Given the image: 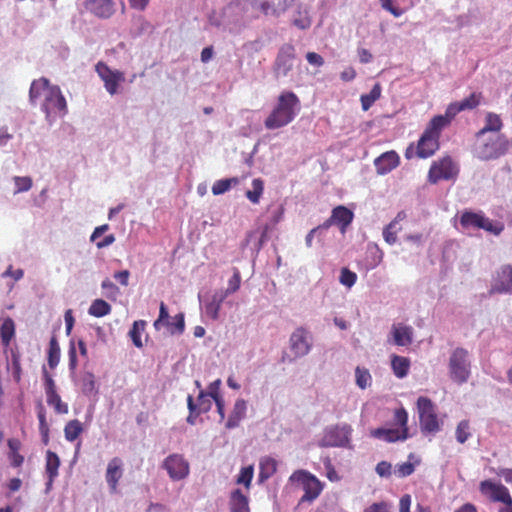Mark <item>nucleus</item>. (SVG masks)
I'll use <instances>...</instances> for the list:
<instances>
[{
	"label": "nucleus",
	"mask_w": 512,
	"mask_h": 512,
	"mask_svg": "<svg viewBox=\"0 0 512 512\" xmlns=\"http://www.w3.org/2000/svg\"><path fill=\"white\" fill-rule=\"evenodd\" d=\"M29 98L32 103H35L38 98H43L42 110L49 122L67 113V103L60 88L50 85L47 78L41 77L32 82Z\"/></svg>",
	"instance_id": "nucleus-1"
},
{
	"label": "nucleus",
	"mask_w": 512,
	"mask_h": 512,
	"mask_svg": "<svg viewBox=\"0 0 512 512\" xmlns=\"http://www.w3.org/2000/svg\"><path fill=\"white\" fill-rule=\"evenodd\" d=\"M446 126H448L447 120H444L442 115L434 116L422 133L416 147H414V144L407 147L405 157L411 159L416 156L425 159L433 156L439 149L440 134Z\"/></svg>",
	"instance_id": "nucleus-2"
},
{
	"label": "nucleus",
	"mask_w": 512,
	"mask_h": 512,
	"mask_svg": "<svg viewBox=\"0 0 512 512\" xmlns=\"http://www.w3.org/2000/svg\"><path fill=\"white\" fill-rule=\"evenodd\" d=\"M300 109V100L292 91L282 92L278 98L275 107L264 121V125L269 130L279 129L290 124Z\"/></svg>",
	"instance_id": "nucleus-3"
},
{
	"label": "nucleus",
	"mask_w": 512,
	"mask_h": 512,
	"mask_svg": "<svg viewBox=\"0 0 512 512\" xmlns=\"http://www.w3.org/2000/svg\"><path fill=\"white\" fill-rule=\"evenodd\" d=\"M508 147L509 141L502 134H476L474 152L481 160L497 159L507 152Z\"/></svg>",
	"instance_id": "nucleus-4"
},
{
	"label": "nucleus",
	"mask_w": 512,
	"mask_h": 512,
	"mask_svg": "<svg viewBox=\"0 0 512 512\" xmlns=\"http://www.w3.org/2000/svg\"><path fill=\"white\" fill-rule=\"evenodd\" d=\"M393 428H376L370 431L373 438L383 440L387 443L405 441L410 438L408 427V413L401 407L394 411Z\"/></svg>",
	"instance_id": "nucleus-5"
},
{
	"label": "nucleus",
	"mask_w": 512,
	"mask_h": 512,
	"mask_svg": "<svg viewBox=\"0 0 512 512\" xmlns=\"http://www.w3.org/2000/svg\"><path fill=\"white\" fill-rule=\"evenodd\" d=\"M448 374L450 379L459 385L468 382L471 376V355L463 347H456L450 353L448 360Z\"/></svg>",
	"instance_id": "nucleus-6"
},
{
	"label": "nucleus",
	"mask_w": 512,
	"mask_h": 512,
	"mask_svg": "<svg viewBox=\"0 0 512 512\" xmlns=\"http://www.w3.org/2000/svg\"><path fill=\"white\" fill-rule=\"evenodd\" d=\"M459 223L464 231L483 229L494 235H499L504 230V225L502 223L493 222L486 217L482 211H462L459 217Z\"/></svg>",
	"instance_id": "nucleus-7"
},
{
	"label": "nucleus",
	"mask_w": 512,
	"mask_h": 512,
	"mask_svg": "<svg viewBox=\"0 0 512 512\" xmlns=\"http://www.w3.org/2000/svg\"><path fill=\"white\" fill-rule=\"evenodd\" d=\"M417 410L419 414L420 429L423 434H435L441 430V424L438 420L435 405L424 396L417 400Z\"/></svg>",
	"instance_id": "nucleus-8"
},
{
	"label": "nucleus",
	"mask_w": 512,
	"mask_h": 512,
	"mask_svg": "<svg viewBox=\"0 0 512 512\" xmlns=\"http://www.w3.org/2000/svg\"><path fill=\"white\" fill-rule=\"evenodd\" d=\"M292 483L298 484L304 491L301 503L314 501L322 492V483L313 474L306 470H297L289 478Z\"/></svg>",
	"instance_id": "nucleus-9"
},
{
	"label": "nucleus",
	"mask_w": 512,
	"mask_h": 512,
	"mask_svg": "<svg viewBox=\"0 0 512 512\" xmlns=\"http://www.w3.org/2000/svg\"><path fill=\"white\" fill-rule=\"evenodd\" d=\"M297 0H252L251 6L266 17L278 18L286 13Z\"/></svg>",
	"instance_id": "nucleus-10"
},
{
	"label": "nucleus",
	"mask_w": 512,
	"mask_h": 512,
	"mask_svg": "<svg viewBox=\"0 0 512 512\" xmlns=\"http://www.w3.org/2000/svg\"><path fill=\"white\" fill-rule=\"evenodd\" d=\"M156 330L167 327L171 334H182L185 329L184 314L178 313L173 318L169 316L168 308L164 302L160 303L159 316L153 324Z\"/></svg>",
	"instance_id": "nucleus-11"
},
{
	"label": "nucleus",
	"mask_w": 512,
	"mask_h": 512,
	"mask_svg": "<svg viewBox=\"0 0 512 512\" xmlns=\"http://www.w3.org/2000/svg\"><path fill=\"white\" fill-rule=\"evenodd\" d=\"M295 57V48L292 44H284L280 47L273 64V72L277 79L288 76L293 69Z\"/></svg>",
	"instance_id": "nucleus-12"
},
{
	"label": "nucleus",
	"mask_w": 512,
	"mask_h": 512,
	"mask_svg": "<svg viewBox=\"0 0 512 512\" xmlns=\"http://www.w3.org/2000/svg\"><path fill=\"white\" fill-rule=\"evenodd\" d=\"M458 169L450 157H444L434 161L428 172V181L436 184L441 180H449L456 176Z\"/></svg>",
	"instance_id": "nucleus-13"
},
{
	"label": "nucleus",
	"mask_w": 512,
	"mask_h": 512,
	"mask_svg": "<svg viewBox=\"0 0 512 512\" xmlns=\"http://www.w3.org/2000/svg\"><path fill=\"white\" fill-rule=\"evenodd\" d=\"M162 467L167 471L169 477L173 481L185 479L190 472L188 461L181 454H171L166 457L162 463Z\"/></svg>",
	"instance_id": "nucleus-14"
},
{
	"label": "nucleus",
	"mask_w": 512,
	"mask_h": 512,
	"mask_svg": "<svg viewBox=\"0 0 512 512\" xmlns=\"http://www.w3.org/2000/svg\"><path fill=\"white\" fill-rule=\"evenodd\" d=\"M480 492L492 502H500L503 505L511 504L512 497L509 490L501 483L484 480L479 486Z\"/></svg>",
	"instance_id": "nucleus-15"
},
{
	"label": "nucleus",
	"mask_w": 512,
	"mask_h": 512,
	"mask_svg": "<svg viewBox=\"0 0 512 512\" xmlns=\"http://www.w3.org/2000/svg\"><path fill=\"white\" fill-rule=\"evenodd\" d=\"M289 346L295 358L307 355L312 347L311 336L308 330L304 327L296 328L290 336Z\"/></svg>",
	"instance_id": "nucleus-16"
},
{
	"label": "nucleus",
	"mask_w": 512,
	"mask_h": 512,
	"mask_svg": "<svg viewBox=\"0 0 512 512\" xmlns=\"http://www.w3.org/2000/svg\"><path fill=\"white\" fill-rule=\"evenodd\" d=\"M96 72L103 80L107 92L114 95L118 91L119 84L125 81L124 73L118 70H111L108 65L99 62L96 65Z\"/></svg>",
	"instance_id": "nucleus-17"
},
{
	"label": "nucleus",
	"mask_w": 512,
	"mask_h": 512,
	"mask_svg": "<svg viewBox=\"0 0 512 512\" xmlns=\"http://www.w3.org/2000/svg\"><path fill=\"white\" fill-rule=\"evenodd\" d=\"M351 427L349 425L334 426L325 432L321 445L323 447H341L349 442Z\"/></svg>",
	"instance_id": "nucleus-18"
},
{
	"label": "nucleus",
	"mask_w": 512,
	"mask_h": 512,
	"mask_svg": "<svg viewBox=\"0 0 512 512\" xmlns=\"http://www.w3.org/2000/svg\"><path fill=\"white\" fill-rule=\"evenodd\" d=\"M481 98V93L474 92L459 102L449 104L442 118H444V120L446 119L449 125L452 119L461 111L476 108L480 104Z\"/></svg>",
	"instance_id": "nucleus-19"
},
{
	"label": "nucleus",
	"mask_w": 512,
	"mask_h": 512,
	"mask_svg": "<svg viewBox=\"0 0 512 512\" xmlns=\"http://www.w3.org/2000/svg\"><path fill=\"white\" fill-rule=\"evenodd\" d=\"M491 293L512 292V266L504 265L497 271L491 286Z\"/></svg>",
	"instance_id": "nucleus-20"
},
{
	"label": "nucleus",
	"mask_w": 512,
	"mask_h": 512,
	"mask_svg": "<svg viewBox=\"0 0 512 512\" xmlns=\"http://www.w3.org/2000/svg\"><path fill=\"white\" fill-rule=\"evenodd\" d=\"M400 164V157L396 151L391 150L382 153L374 160L376 172L379 175H386Z\"/></svg>",
	"instance_id": "nucleus-21"
},
{
	"label": "nucleus",
	"mask_w": 512,
	"mask_h": 512,
	"mask_svg": "<svg viewBox=\"0 0 512 512\" xmlns=\"http://www.w3.org/2000/svg\"><path fill=\"white\" fill-rule=\"evenodd\" d=\"M123 476V461L119 457L112 458L107 465L105 479L111 493L117 492L119 480Z\"/></svg>",
	"instance_id": "nucleus-22"
},
{
	"label": "nucleus",
	"mask_w": 512,
	"mask_h": 512,
	"mask_svg": "<svg viewBox=\"0 0 512 512\" xmlns=\"http://www.w3.org/2000/svg\"><path fill=\"white\" fill-rule=\"evenodd\" d=\"M353 212L345 206H337L332 210L330 218L324 223L325 227L336 224L340 227L342 232L351 224L353 220Z\"/></svg>",
	"instance_id": "nucleus-23"
},
{
	"label": "nucleus",
	"mask_w": 512,
	"mask_h": 512,
	"mask_svg": "<svg viewBox=\"0 0 512 512\" xmlns=\"http://www.w3.org/2000/svg\"><path fill=\"white\" fill-rule=\"evenodd\" d=\"M86 8L100 18H109L114 13L113 0H88Z\"/></svg>",
	"instance_id": "nucleus-24"
},
{
	"label": "nucleus",
	"mask_w": 512,
	"mask_h": 512,
	"mask_svg": "<svg viewBox=\"0 0 512 512\" xmlns=\"http://www.w3.org/2000/svg\"><path fill=\"white\" fill-rule=\"evenodd\" d=\"M407 217L404 211L397 213L396 217L383 229V237L386 243L393 245L397 242V233L401 231L402 227L400 222L405 220Z\"/></svg>",
	"instance_id": "nucleus-25"
},
{
	"label": "nucleus",
	"mask_w": 512,
	"mask_h": 512,
	"mask_svg": "<svg viewBox=\"0 0 512 512\" xmlns=\"http://www.w3.org/2000/svg\"><path fill=\"white\" fill-rule=\"evenodd\" d=\"M392 335L394 343L398 346H408L413 341V329L403 324H394L392 326Z\"/></svg>",
	"instance_id": "nucleus-26"
},
{
	"label": "nucleus",
	"mask_w": 512,
	"mask_h": 512,
	"mask_svg": "<svg viewBox=\"0 0 512 512\" xmlns=\"http://www.w3.org/2000/svg\"><path fill=\"white\" fill-rule=\"evenodd\" d=\"M227 297L224 290L215 291L211 299L205 304V313L213 320L218 319L222 303Z\"/></svg>",
	"instance_id": "nucleus-27"
},
{
	"label": "nucleus",
	"mask_w": 512,
	"mask_h": 512,
	"mask_svg": "<svg viewBox=\"0 0 512 512\" xmlns=\"http://www.w3.org/2000/svg\"><path fill=\"white\" fill-rule=\"evenodd\" d=\"M247 403L244 399H237L225 424L227 429H233L239 426L240 422L245 418Z\"/></svg>",
	"instance_id": "nucleus-28"
},
{
	"label": "nucleus",
	"mask_w": 512,
	"mask_h": 512,
	"mask_svg": "<svg viewBox=\"0 0 512 512\" xmlns=\"http://www.w3.org/2000/svg\"><path fill=\"white\" fill-rule=\"evenodd\" d=\"M277 471V461L270 457L265 456L259 462V481L264 482L272 477Z\"/></svg>",
	"instance_id": "nucleus-29"
},
{
	"label": "nucleus",
	"mask_w": 512,
	"mask_h": 512,
	"mask_svg": "<svg viewBox=\"0 0 512 512\" xmlns=\"http://www.w3.org/2000/svg\"><path fill=\"white\" fill-rule=\"evenodd\" d=\"M391 367L394 375L397 378L402 379L408 375L410 369V360L404 356L392 355Z\"/></svg>",
	"instance_id": "nucleus-30"
},
{
	"label": "nucleus",
	"mask_w": 512,
	"mask_h": 512,
	"mask_svg": "<svg viewBox=\"0 0 512 512\" xmlns=\"http://www.w3.org/2000/svg\"><path fill=\"white\" fill-rule=\"evenodd\" d=\"M503 123L500 118V116L493 112H488L485 117V125L484 127L477 132L478 135H484L488 132L499 133V131L502 129Z\"/></svg>",
	"instance_id": "nucleus-31"
},
{
	"label": "nucleus",
	"mask_w": 512,
	"mask_h": 512,
	"mask_svg": "<svg viewBox=\"0 0 512 512\" xmlns=\"http://www.w3.org/2000/svg\"><path fill=\"white\" fill-rule=\"evenodd\" d=\"M230 512H249L248 498L236 489L230 497Z\"/></svg>",
	"instance_id": "nucleus-32"
},
{
	"label": "nucleus",
	"mask_w": 512,
	"mask_h": 512,
	"mask_svg": "<svg viewBox=\"0 0 512 512\" xmlns=\"http://www.w3.org/2000/svg\"><path fill=\"white\" fill-rule=\"evenodd\" d=\"M37 417L39 421V432L42 437V441L45 445L49 443V425L46 419V409L43 406L42 402H38L37 404Z\"/></svg>",
	"instance_id": "nucleus-33"
},
{
	"label": "nucleus",
	"mask_w": 512,
	"mask_h": 512,
	"mask_svg": "<svg viewBox=\"0 0 512 512\" xmlns=\"http://www.w3.org/2000/svg\"><path fill=\"white\" fill-rule=\"evenodd\" d=\"M15 335V324L12 318L7 317L0 326V337L4 347H8Z\"/></svg>",
	"instance_id": "nucleus-34"
},
{
	"label": "nucleus",
	"mask_w": 512,
	"mask_h": 512,
	"mask_svg": "<svg viewBox=\"0 0 512 512\" xmlns=\"http://www.w3.org/2000/svg\"><path fill=\"white\" fill-rule=\"evenodd\" d=\"M59 466L60 459L58 455L48 450L46 453V472L49 477V484H51L55 477H57Z\"/></svg>",
	"instance_id": "nucleus-35"
},
{
	"label": "nucleus",
	"mask_w": 512,
	"mask_h": 512,
	"mask_svg": "<svg viewBox=\"0 0 512 512\" xmlns=\"http://www.w3.org/2000/svg\"><path fill=\"white\" fill-rule=\"evenodd\" d=\"M408 460V462L397 465L395 473L398 477L404 478L410 476L415 471V465L420 464V460L416 458L413 453L408 455Z\"/></svg>",
	"instance_id": "nucleus-36"
},
{
	"label": "nucleus",
	"mask_w": 512,
	"mask_h": 512,
	"mask_svg": "<svg viewBox=\"0 0 512 512\" xmlns=\"http://www.w3.org/2000/svg\"><path fill=\"white\" fill-rule=\"evenodd\" d=\"M82 432L83 424L77 419L68 421L64 427L65 439L69 442L75 441Z\"/></svg>",
	"instance_id": "nucleus-37"
},
{
	"label": "nucleus",
	"mask_w": 512,
	"mask_h": 512,
	"mask_svg": "<svg viewBox=\"0 0 512 512\" xmlns=\"http://www.w3.org/2000/svg\"><path fill=\"white\" fill-rule=\"evenodd\" d=\"M382 87L380 83H376L368 94L360 97L362 109L367 111L381 97Z\"/></svg>",
	"instance_id": "nucleus-38"
},
{
	"label": "nucleus",
	"mask_w": 512,
	"mask_h": 512,
	"mask_svg": "<svg viewBox=\"0 0 512 512\" xmlns=\"http://www.w3.org/2000/svg\"><path fill=\"white\" fill-rule=\"evenodd\" d=\"M111 312V306L103 299H95L89 307L88 313L91 316L100 318L104 317Z\"/></svg>",
	"instance_id": "nucleus-39"
},
{
	"label": "nucleus",
	"mask_w": 512,
	"mask_h": 512,
	"mask_svg": "<svg viewBox=\"0 0 512 512\" xmlns=\"http://www.w3.org/2000/svg\"><path fill=\"white\" fill-rule=\"evenodd\" d=\"M47 361L50 369H55L60 361V346L55 336L49 341Z\"/></svg>",
	"instance_id": "nucleus-40"
},
{
	"label": "nucleus",
	"mask_w": 512,
	"mask_h": 512,
	"mask_svg": "<svg viewBox=\"0 0 512 512\" xmlns=\"http://www.w3.org/2000/svg\"><path fill=\"white\" fill-rule=\"evenodd\" d=\"M10 369L14 381L16 383H20L22 378V367L20 363V353L17 349H11Z\"/></svg>",
	"instance_id": "nucleus-41"
},
{
	"label": "nucleus",
	"mask_w": 512,
	"mask_h": 512,
	"mask_svg": "<svg viewBox=\"0 0 512 512\" xmlns=\"http://www.w3.org/2000/svg\"><path fill=\"white\" fill-rule=\"evenodd\" d=\"M252 190L246 192V197L253 204H258L264 191V182L260 178H256L252 181Z\"/></svg>",
	"instance_id": "nucleus-42"
},
{
	"label": "nucleus",
	"mask_w": 512,
	"mask_h": 512,
	"mask_svg": "<svg viewBox=\"0 0 512 512\" xmlns=\"http://www.w3.org/2000/svg\"><path fill=\"white\" fill-rule=\"evenodd\" d=\"M47 404L53 407L55 413L57 414H67L69 411L67 403H64L61 400V397L58 393H53L46 396Z\"/></svg>",
	"instance_id": "nucleus-43"
},
{
	"label": "nucleus",
	"mask_w": 512,
	"mask_h": 512,
	"mask_svg": "<svg viewBox=\"0 0 512 512\" xmlns=\"http://www.w3.org/2000/svg\"><path fill=\"white\" fill-rule=\"evenodd\" d=\"M356 384L359 388L365 389L371 384V374L368 369L357 367L355 369Z\"/></svg>",
	"instance_id": "nucleus-44"
},
{
	"label": "nucleus",
	"mask_w": 512,
	"mask_h": 512,
	"mask_svg": "<svg viewBox=\"0 0 512 512\" xmlns=\"http://www.w3.org/2000/svg\"><path fill=\"white\" fill-rule=\"evenodd\" d=\"M456 439L459 443H465L470 437V423L468 420H462L458 423L456 428Z\"/></svg>",
	"instance_id": "nucleus-45"
},
{
	"label": "nucleus",
	"mask_w": 512,
	"mask_h": 512,
	"mask_svg": "<svg viewBox=\"0 0 512 512\" xmlns=\"http://www.w3.org/2000/svg\"><path fill=\"white\" fill-rule=\"evenodd\" d=\"M232 182L237 183V179L232 178L217 180L212 186V193L214 195H220L227 192L230 189Z\"/></svg>",
	"instance_id": "nucleus-46"
},
{
	"label": "nucleus",
	"mask_w": 512,
	"mask_h": 512,
	"mask_svg": "<svg viewBox=\"0 0 512 512\" xmlns=\"http://www.w3.org/2000/svg\"><path fill=\"white\" fill-rule=\"evenodd\" d=\"M144 321H135L132 329L130 330V337L136 347H142L141 330L144 329Z\"/></svg>",
	"instance_id": "nucleus-47"
},
{
	"label": "nucleus",
	"mask_w": 512,
	"mask_h": 512,
	"mask_svg": "<svg viewBox=\"0 0 512 512\" xmlns=\"http://www.w3.org/2000/svg\"><path fill=\"white\" fill-rule=\"evenodd\" d=\"M339 280L342 285L351 288L357 280V275L348 268H342Z\"/></svg>",
	"instance_id": "nucleus-48"
},
{
	"label": "nucleus",
	"mask_w": 512,
	"mask_h": 512,
	"mask_svg": "<svg viewBox=\"0 0 512 512\" xmlns=\"http://www.w3.org/2000/svg\"><path fill=\"white\" fill-rule=\"evenodd\" d=\"M13 180L16 187V193L26 192L32 188L33 182L32 179L28 176H15Z\"/></svg>",
	"instance_id": "nucleus-49"
},
{
	"label": "nucleus",
	"mask_w": 512,
	"mask_h": 512,
	"mask_svg": "<svg viewBox=\"0 0 512 512\" xmlns=\"http://www.w3.org/2000/svg\"><path fill=\"white\" fill-rule=\"evenodd\" d=\"M253 466L243 467L237 478L238 484H244L246 488L250 487L253 478Z\"/></svg>",
	"instance_id": "nucleus-50"
},
{
	"label": "nucleus",
	"mask_w": 512,
	"mask_h": 512,
	"mask_svg": "<svg viewBox=\"0 0 512 512\" xmlns=\"http://www.w3.org/2000/svg\"><path fill=\"white\" fill-rule=\"evenodd\" d=\"M241 284V275L237 268L234 269L232 277L228 281V287L224 291V293H227V296L229 294L235 293L239 288Z\"/></svg>",
	"instance_id": "nucleus-51"
},
{
	"label": "nucleus",
	"mask_w": 512,
	"mask_h": 512,
	"mask_svg": "<svg viewBox=\"0 0 512 512\" xmlns=\"http://www.w3.org/2000/svg\"><path fill=\"white\" fill-rule=\"evenodd\" d=\"M43 378H44V388L46 396L57 393L55 381L52 378V375L47 371L45 367H43Z\"/></svg>",
	"instance_id": "nucleus-52"
},
{
	"label": "nucleus",
	"mask_w": 512,
	"mask_h": 512,
	"mask_svg": "<svg viewBox=\"0 0 512 512\" xmlns=\"http://www.w3.org/2000/svg\"><path fill=\"white\" fill-rule=\"evenodd\" d=\"M82 389L85 394H91L95 391L96 382H95L94 375L92 373H87L83 377V388Z\"/></svg>",
	"instance_id": "nucleus-53"
},
{
	"label": "nucleus",
	"mask_w": 512,
	"mask_h": 512,
	"mask_svg": "<svg viewBox=\"0 0 512 512\" xmlns=\"http://www.w3.org/2000/svg\"><path fill=\"white\" fill-rule=\"evenodd\" d=\"M197 401H198V406H199V411L200 413L201 412H207L210 410L211 408V401L209 399V396L206 392L204 391H200L199 395H198V398H197Z\"/></svg>",
	"instance_id": "nucleus-54"
},
{
	"label": "nucleus",
	"mask_w": 512,
	"mask_h": 512,
	"mask_svg": "<svg viewBox=\"0 0 512 512\" xmlns=\"http://www.w3.org/2000/svg\"><path fill=\"white\" fill-rule=\"evenodd\" d=\"M101 286L106 291V296L109 298H115L119 293L118 287L109 279H105Z\"/></svg>",
	"instance_id": "nucleus-55"
},
{
	"label": "nucleus",
	"mask_w": 512,
	"mask_h": 512,
	"mask_svg": "<svg viewBox=\"0 0 512 512\" xmlns=\"http://www.w3.org/2000/svg\"><path fill=\"white\" fill-rule=\"evenodd\" d=\"M375 470L380 477H389L392 473V465L387 461H381L376 465Z\"/></svg>",
	"instance_id": "nucleus-56"
},
{
	"label": "nucleus",
	"mask_w": 512,
	"mask_h": 512,
	"mask_svg": "<svg viewBox=\"0 0 512 512\" xmlns=\"http://www.w3.org/2000/svg\"><path fill=\"white\" fill-rule=\"evenodd\" d=\"M293 25L299 29H307L311 25V19L309 18L306 12L304 13V15L299 13V17L293 19Z\"/></svg>",
	"instance_id": "nucleus-57"
},
{
	"label": "nucleus",
	"mask_w": 512,
	"mask_h": 512,
	"mask_svg": "<svg viewBox=\"0 0 512 512\" xmlns=\"http://www.w3.org/2000/svg\"><path fill=\"white\" fill-rule=\"evenodd\" d=\"M380 3L383 9L390 12L395 17H399L403 14V10L393 6L392 0H380Z\"/></svg>",
	"instance_id": "nucleus-58"
},
{
	"label": "nucleus",
	"mask_w": 512,
	"mask_h": 512,
	"mask_svg": "<svg viewBox=\"0 0 512 512\" xmlns=\"http://www.w3.org/2000/svg\"><path fill=\"white\" fill-rule=\"evenodd\" d=\"M68 357H69V369L71 371H74L78 365L77 363V352L76 348L73 342L70 343V347L68 350Z\"/></svg>",
	"instance_id": "nucleus-59"
},
{
	"label": "nucleus",
	"mask_w": 512,
	"mask_h": 512,
	"mask_svg": "<svg viewBox=\"0 0 512 512\" xmlns=\"http://www.w3.org/2000/svg\"><path fill=\"white\" fill-rule=\"evenodd\" d=\"M306 59L309 64L317 67H321L324 64L323 57L316 52H308L306 54Z\"/></svg>",
	"instance_id": "nucleus-60"
},
{
	"label": "nucleus",
	"mask_w": 512,
	"mask_h": 512,
	"mask_svg": "<svg viewBox=\"0 0 512 512\" xmlns=\"http://www.w3.org/2000/svg\"><path fill=\"white\" fill-rule=\"evenodd\" d=\"M364 512H390V507L386 502L373 503Z\"/></svg>",
	"instance_id": "nucleus-61"
},
{
	"label": "nucleus",
	"mask_w": 512,
	"mask_h": 512,
	"mask_svg": "<svg viewBox=\"0 0 512 512\" xmlns=\"http://www.w3.org/2000/svg\"><path fill=\"white\" fill-rule=\"evenodd\" d=\"M220 384H221V381L220 379H217L215 380L214 382H212L209 387H208V392H206L208 394V396L212 399H216V398H220V394H219V387H220Z\"/></svg>",
	"instance_id": "nucleus-62"
},
{
	"label": "nucleus",
	"mask_w": 512,
	"mask_h": 512,
	"mask_svg": "<svg viewBox=\"0 0 512 512\" xmlns=\"http://www.w3.org/2000/svg\"><path fill=\"white\" fill-rule=\"evenodd\" d=\"M411 496L405 494L400 498L399 501V512H410Z\"/></svg>",
	"instance_id": "nucleus-63"
},
{
	"label": "nucleus",
	"mask_w": 512,
	"mask_h": 512,
	"mask_svg": "<svg viewBox=\"0 0 512 512\" xmlns=\"http://www.w3.org/2000/svg\"><path fill=\"white\" fill-rule=\"evenodd\" d=\"M9 459L13 467H20L24 462V457L17 452H9Z\"/></svg>",
	"instance_id": "nucleus-64"
}]
</instances>
